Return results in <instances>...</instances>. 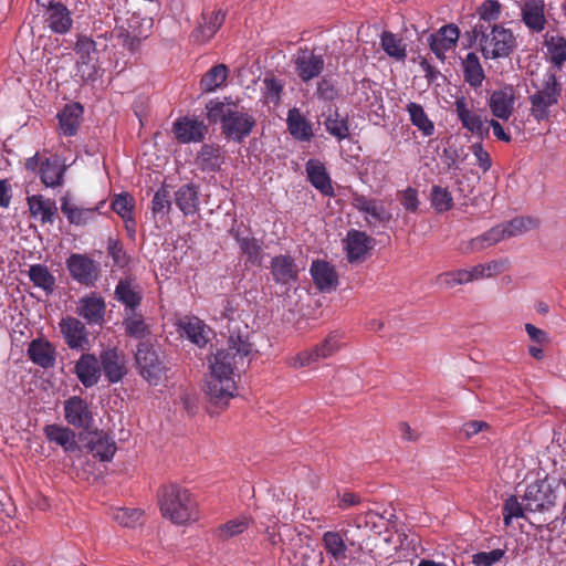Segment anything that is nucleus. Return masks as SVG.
<instances>
[{"instance_id": "1", "label": "nucleus", "mask_w": 566, "mask_h": 566, "mask_svg": "<svg viewBox=\"0 0 566 566\" xmlns=\"http://www.w3.org/2000/svg\"><path fill=\"white\" fill-rule=\"evenodd\" d=\"M252 352L247 336H230L228 347L219 350L210 363V374L206 384V394L211 402L227 406L237 394L234 368L242 364Z\"/></svg>"}, {"instance_id": "2", "label": "nucleus", "mask_w": 566, "mask_h": 566, "mask_svg": "<svg viewBox=\"0 0 566 566\" xmlns=\"http://www.w3.org/2000/svg\"><path fill=\"white\" fill-rule=\"evenodd\" d=\"M161 515L176 525H185L199 518V509L195 495L187 489L171 483L158 492Z\"/></svg>"}, {"instance_id": "3", "label": "nucleus", "mask_w": 566, "mask_h": 566, "mask_svg": "<svg viewBox=\"0 0 566 566\" xmlns=\"http://www.w3.org/2000/svg\"><path fill=\"white\" fill-rule=\"evenodd\" d=\"M472 33L479 39L480 51L485 60L509 57L516 46L512 30L503 24L476 23Z\"/></svg>"}, {"instance_id": "4", "label": "nucleus", "mask_w": 566, "mask_h": 566, "mask_svg": "<svg viewBox=\"0 0 566 566\" xmlns=\"http://www.w3.org/2000/svg\"><path fill=\"white\" fill-rule=\"evenodd\" d=\"M562 86L554 72L547 71L544 74L541 87L528 99L531 103L530 114L535 120L543 122L549 118V108L557 104Z\"/></svg>"}, {"instance_id": "5", "label": "nucleus", "mask_w": 566, "mask_h": 566, "mask_svg": "<svg viewBox=\"0 0 566 566\" xmlns=\"http://www.w3.org/2000/svg\"><path fill=\"white\" fill-rule=\"evenodd\" d=\"M135 359L139 375L150 385H158L167 367L154 345L147 342L139 343Z\"/></svg>"}, {"instance_id": "6", "label": "nucleus", "mask_w": 566, "mask_h": 566, "mask_svg": "<svg viewBox=\"0 0 566 566\" xmlns=\"http://www.w3.org/2000/svg\"><path fill=\"white\" fill-rule=\"evenodd\" d=\"M70 276L81 285L92 287L99 277V264L86 254L72 253L66 259Z\"/></svg>"}, {"instance_id": "7", "label": "nucleus", "mask_w": 566, "mask_h": 566, "mask_svg": "<svg viewBox=\"0 0 566 566\" xmlns=\"http://www.w3.org/2000/svg\"><path fill=\"white\" fill-rule=\"evenodd\" d=\"M342 335L337 332L328 334L319 344L311 350H302L291 358V366L302 368L311 364L333 356L340 348Z\"/></svg>"}, {"instance_id": "8", "label": "nucleus", "mask_w": 566, "mask_h": 566, "mask_svg": "<svg viewBox=\"0 0 566 566\" xmlns=\"http://www.w3.org/2000/svg\"><path fill=\"white\" fill-rule=\"evenodd\" d=\"M227 115L224 124L221 125L222 135L229 140L241 143L252 133L256 124L255 118L243 108L239 109L237 106Z\"/></svg>"}, {"instance_id": "9", "label": "nucleus", "mask_w": 566, "mask_h": 566, "mask_svg": "<svg viewBox=\"0 0 566 566\" xmlns=\"http://www.w3.org/2000/svg\"><path fill=\"white\" fill-rule=\"evenodd\" d=\"M556 494L551 484L545 481H537L527 485L523 500L525 510L541 512L555 505Z\"/></svg>"}, {"instance_id": "10", "label": "nucleus", "mask_w": 566, "mask_h": 566, "mask_svg": "<svg viewBox=\"0 0 566 566\" xmlns=\"http://www.w3.org/2000/svg\"><path fill=\"white\" fill-rule=\"evenodd\" d=\"M455 113L463 128L469 130L472 135L484 139L489 137V126L486 117L473 112L465 99V97H458L454 102Z\"/></svg>"}, {"instance_id": "11", "label": "nucleus", "mask_w": 566, "mask_h": 566, "mask_svg": "<svg viewBox=\"0 0 566 566\" xmlns=\"http://www.w3.org/2000/svg\"><path fill=\"white\" fill-rule=\"evenodd\" d=\"M353 207L365 214L368 226H375L377 222L388 224L392 218L391 213L385 208L382 202L375 198H368L360 193L353 195Z\"/></svg>"}, {"instance_id": "12", "label": "nucleus", "mask_w": 566, "mask_h": 566, "mask_svg": "<svg viewBox=\"0 0 566 566\" xmlns=\"http://www.w3.org/2000/svg\"><path fill=\"white\" fill-rule=\"evenodd\" d=\"M101 373L109 384H117L127 375L125 356L117 348H107L99 354Z\"/></svg>"}, {"instance_id": "13", "label": "nucleus", "mask_w": 566, "mask_h": 566, "mask_svg": "<svg viewBox=\"0 0 566 566\" xmlns=\"http://www.w3.org/2000/svg\"><path fill=\"white\" fill-rule=\"evenodd\" d=\"M60 331L71 349L85 352L90 349L88 332L77 318L67 316L59 323Z\"/></svg>"}, {"instance_id": "14", "label": "nucleus", "mask_w": 566, "mask_h": 566, "mask_svg": "<svg viewBox=\"0 0 566 566\" xmlns=\"http://www.w3.org/2000/svg\"><path fill=\"white\" fill-rule=\"evenodd\" d=\"M226 163V150L218 144L206 143L195 158L196 167L207 174L219 172Z\"/></svg>"}, {"instance_id": "15", "label": "nucleus", "mask_w": 566, "mask_h": 566, "mask_svg": "<svg viewBox=\"0 0 566 566\" xmlns=\"http://www.w3.org/2000/svg\"><path fill=\"white\" fill-rule=\"evenodd\" d=\"M74 51L78 55L77 65L82 77H93L96 73V42L90 36L78 35Z\"/></svg>"}, {"instance_id": "16", "label": "nucleus", "mask_w": 566, "mask_h": 566, "mask_svg": "<svg viewBox=\"0 0 566 566\" xmlns=\"http://www.w3.org/2000/svg\"><path fill=\"white\" fill-rule=\"evenodd\" d=\"M226 20V12L221 9L203 11L198 25L191 32V38L196 43H207L210 41Z\"/></svg>"}, {"instance_id": "17", "label": "nucleus", "mask_w": 566, "mask_h": 566, "mask_svg": "<svg viewBox=\"0 0 566 566\" xmlns=\"http://www.w3.org/2000/svg\"><path fill=\"white\" fill-rule=\"evenodd\" d=\"M172 132L181 144L199 143L205 139L208 127L196 117L185 116L174 123Z\"/></svg>"}, {"instance_id": "18", "label": "nucleus", "mask_w": 566, "mask_h": 566, "mask_svg": "<svg viewBox=\"0 0 566 566\" xmlns=\"http://www.w3.org/2000/svg\"><path fill=\"white\" fill-rule=\"evenodd\" d=\"M64 418L75 428H88L94 420L87 401L80 396H72L64 401Z\"/></svg>"}, {"instance_id": "19", "label": "nucleus", "mask_w": 566, "mask_h": 566, "mask_svg": "<svg viewBox=\"0 0 566 566\" xmlns=\"http://www.w3.org/2000/svg\"><path fill=\"white\" fill-rule=\"evenodd\" d=\"M270 270L276 284L291 285L298 280V266L294 258L289 254H280L272 258Z\"/></svg>"}, {"instance_id": "20", "label": "nucleus", "mask_w": 566, "mask_h": 566, "mask_svg": "<svg viewBox=\"0 0 566 566\" xmlns=\"http://www.w3.org/2000/svg\"><path fill=\"white\" fill-rule=\"evenodd\" d=\"M459 36V28L453 23H449L441 27L437 33L431 34L428 38V43L436 56L443 60L446 52L457 44Z\"/></svg>"}, {"instance_id": "21", "label": "nucleus", "mask_w": 566, "mask_h": 566, "mask_svg": "<svg viewBox=\"0 0 566 566\" xmlns=\"http://www.w3.org/2000/svg\"><path fill=\"white\" fill-rule=\"evenodd\" d=\"M74 374L85 388L98 384L101 379L99 359L90 353H83L74 366Z\"/></svg>"}, {"instance_id": "22", "label": "nucleus", "mask_w": 566, "mask_h": 566, "mask_svg": "<svg viewBox=\"0 0 566 566\" xmlns=\"http://www.w3.org/2000/svg\"><path fill=\"white\" fill-rule=\"evenodd\" d=\"M43 18L45 27L56 34H66L73 27L72 13L63 3L46 8Z\"/></svg>"}, {"instance_id": "23", "label": "nucleus", "mask_w": 566, "mask_h": 566, "mask_svg": "<svg viewBox=\"0 0 566 566\" xmlns=\"http://www.w3.org/2000/svg\"><path fill=\"white\" fill-rule=\"evenodd\" d=\"M105 302L102 296L93 292L81 297L77 302L76 312L90 325H101L104 321Z\"/></svg>"}, {"instance_id": "24", "label": "nucleus", "mask_w": 566, "mask_h": 566, "mask_svg": "<svg viewBox=\"0 0 566 566\" xmlns=\"http://www.w3.org/2000/svg\"><path fill=\"white\" fill-rule=\"evenodd\" d=\"M295 71L298 77L307 83L321 75L324 70V59L313 52L302 51L295 59Z\"/></svg>"}, {"instance_id": "25", "label": "nucleus", "mask_w": 566, "mask_h": 566, "mask_svg": "<svg viewBox=\"0 0 566 566\" xmlns=\"http://www.w3.org/2000/svg\"><path fill=\"white\" fill-rule=\"evenodd\" d=\"M375 245V239L367 233L352 229L346 235L347 259L350 263L360 261Z\"/></svg>"}, {"instance_id": "26", "label": "nucleus", "mask_w": 566, "mask_h": 566, "mask_svg": "<svg viewBox=\"0 0 566 566\" xmlns=\"http://www.w3.org/2000/svg\"><path fill=\"white\" fill-rule=\"evenodd\" d=\"M179 331L191 343L202 348L209 340L210 327L197 316H185L179 321Z\"/></svg>"}, {"instance_id": "27", "label": "nucleus", "mask_w": 566, "mask_h": 566, "mask_svg": "<svg viewBox=\"0 0 566 566\" xmlns=\"http://www.w3.org/2000/svg\"><path fill=\"white\" fill-rule=\"evenodd\" d=\"M175 203L185 216H193L200 207V187L193 182L181 185L175 191Z\"/></svg>"}, {"instance_id": "28", "label": "nucleus", "mask_w": 566, "mask_h": 566, "mask_svg": "<svg viewBox=\"0 0 566 566\" xmlns=\"http://www.w3.org/2000/svg\"><path fill=\"white\" fill-rule=\"evenodd\" d=\"M86 446L93 457L101 461H111L117 450L115 441L102 430L91 432Z\"/></svg>"}, {"instance_id": "29", "label": "nucleus", "mask_w": 566, "mask_h": 566, "mask_svg": "<svg viewBox=\"0 0 566 566\" xmlns=\"http://www.w3.org/2000/svg\"><path fill=\"white\" fill-rule=\"evenodd\" d=\"M28 356L33 364L46 369L54 366L56 352L49 340L38 338L29 344Z\"/></svg>"}, {"instance_id": "30", "label": "nucleus", "mask_w": 566, "mask_h": 566, "mask_svg": "<svg viewBox=\"0 0 566 566\" xmlns=\"http://www.w3.org/2000/svg\"><path fill=\"white\" fill-rule=\"evenodd\" d=\"M310 272L319 291H331L336 289L338 276L334 266L328 262L323 260L313 261Z\"/></svg>"}, {"instance_id": "31", "label": "nucleus", "mask_w": 566, "mask_h": 566, "mask_svg": "<svg viewBox=\"0 0 566 566\" xmlns=\"http://www.w3.org/2000/svg\"><path fill=\"white\" fill-rule=\"evenodd\" d=\"M307 179L312 186L324 196H333L334 189L329 175L323 163L316 159H310L305 166Z\"/></svg>"}, {"instance_id": "32", "label": "nucleus", "mask_w": 566, "mask_h": 566, "mask_svg": "<svg viewBox=\"0 0 566 566\" xmlns=\"http://www.w3.org/2000/svg\"><path fill=\"white\" fill-rule=\"evenodd\" d=\"M492 114L500 119H509L514 109V94L512 87L494 91L489 99Z\"/></svg>"}, {"instance_id": "33", "label": "nucleus", "mask_w": 566, "mask_h": 566, "mask_svg": "<svg viewBox=\"0 0 566 566\" xmlns=\"http://www.w3.org/2000/svg\"><path fill=\"white\" fill-rule=\"evenodd\" d=\"M287 130L298 142H310L314 134L312 123L300 112L298 108H291L286 118Z\"/></svg>"}, {"instance_id": "34", "label": "nucleus", "mask_w": 566, "mask_h": 566, "mask_svg": "<svg viewBox=\"0 0 566 566\" xmlns=\"http://www.w3.org/2000/svg\"><path fill=\"white\" fill-rule=\"evenodd\" d=\"M83 107L80 103L66 104L57 114L59 125L64 136H74L81 125Z\"/></svg>"}, {"instance_id": "35", "label": "nucleus", "mask_w": 566, "mask_h": 566, "mask_svg": "<svg viewBox=\"0 0 566 566\" xmlns=\"http://www.w3.org/2000/svg\"><path fill=\"white\" fill-rule=\"evenodd\" d=\"M461 64L464 82L474 90L481 87L485 80V73L478 54L469 52Z\"/></svg>"}, {"instance_id": "36", "label": "nucleus", "mask_w": 566, "mask_h": 566, "mask_svg": "<svg viewBox=\"0 0 566 566\" xmlns=\"http://www.w3.org/2000/svg\"><path fill=\"white\" fill-rule=\"evenodd\" d=\"M61 211L71 224L86 226L94 220L98 208H82L72 203L67 197L61 199Z\"/></svg>"}, {"instance_id": "37", "label": "nucleus", "mask_w": 566, "mask_h": 566, "mask_svg": "<svg viewBox=\"0 0 566 566\" xmlns=\"http://www.w3.org/2000/svg\"><path fill=\"white\" fill-rule=\"evenodd\" d=\"M44 434L49 441L61 446L66 452L78 449V444L75 440V432L67 427L60 424H46L44 427Z\"/></svg>"}, {"instance_id": "38", "label": "nucleus", "mask_w": 566, "mask_h": 566, "mask_svg": "<svg viewBox=\"0 0 566 566\" xmlns=\"http://www.w3.org/2000/svg\"><path fill=\"white\" fill-rule=\"evenodd\" d=\"M322 545L327 555L336 562L345 560L347 545L344 535L337 531H327L322 536Z\"/></svg>"}, {"instance_id": "39", "label": "nucleus", "mask_w": 566, "mask_h": 566, "mask_svg": "<svg viewBox=\"0 0 566 566\" xmlns=\"http://www.w3.org/2000/svg\"><path fill=\"white\" fill-rule=\"evenodd\" d=\"M115 297L125 305L126 313L136 312L143 296L140 291L128 281H119L115 289Z\"/></svg>"}, {"instance_id": "40", "label": "nucleus", "mask_w": 566, "mask_h": 566, "mask_svg": "<svg viewBox=\"0 0 566 566\" xmlns=\"http://www.w3.org/2000/svg\"><path fill=\"white\" fill-rule=\"evenodd\" d=\"M30 211L33 216H41L43 223H53L57 213L56 203L52 199H45L41 195H34L28 198Z\"/></svg>"}, {"instance_id": "41", "label": "nucleus", "mask_w": 566, "mask_h": 566, "mask_svg": "<svg viewBox=\"0 0 566 566\" xmlns=\"http://www.w3.org/2000/svg\"><path fill=\"white\" fill-rule=\"evenodd\" d=\"M39 174L41 181L46 187H57L62 184L64 168L61 167L59 160L56 158L51 159L46 158L41 161Z\"/></svg>"}, {"instance_id": "42", "label": "nucleus", "mask_w": 566, "mask_h": 566, "mask_svg": "<svg viewBox=\"0 0 566 566\" xmlns=\"http://www.w3.org/2000/svg\"><path fill=\"white\" fill-rule=\"evenodd\" d=\"M242 254L245 255V262L251 265H261L262 261V247L258 239L251 235H241L239 232L234 234Z\"/></svg>"}, {"instance_id": "43", "label": "nucleus", "mask_w": 566, "mask_h": 566, "mask_svg": "<svg viewBox=\"0 0 566 566\" xmlns=\"http://www.w3.org/2000/svg\"><path fill=\"white\" fill-rule=\"evenodd\" d=\"M324 126L326 132L339 142L349 136L348 116H342L337 109L329 112L325 117Z\"/></svg>"}, {"instance_id": "44", "label": "nucleus", "mask_w": 566, "mask_h": 566, "mask_svg": "<svg viewBox=\"0 0 566 566\" xmlns=\"http://www.w3.org/2000/svg\"><path fill=\"white\" fill-rule=\"evenodd\" d=\"M546 53L549 62L557 69H560L566 62V38L562 35H546Z\"/></svg>"}, {"instance_id": "45", "label": "nucleus", "mask_w": 566, "mask_h": 566, "mask_svg": "<svg viewBox=\"0 0 566 566\" xmlns=\"http://www.w3.org/2000/svg\"><path fill=\"white\" fill-rule=\"evenodd\" d=\"M407 112L410 117V122L416 126L423 136L430 137L434 133V124L426 114L423 107L415 102H410L407 105Z\"/></svg>"}, {"instance_id": "46", "label": "nucleus", "mask_w": 566, "mask_h": 566, "mask_svg": "<svg viewBox=\"0 0 566 566\" xmlns=\"http://www.w3.org/2000/svg\"><path fill=\"white\" fill-rule=\"evenodd\" d=\"M30 281L36 286L51 294L55 287V277L43 264H33L28 271Z\"/></svg>"}, {"instance_id": "47", "label": "nucleus", "mask_w": 566, "mask_h": 566, "mask_svg": "<svg viewBox=\"0 0 566 566\" xmlns=\"http://www.w3.org/2000/svg\"><path fill=\"white\" fill-rule=\"evenodd\" d=\"M229 70L224 64L212 66L201 78L200 86L205 92H213L224 84Z\"/></svg>"}, {"instance_id": "48", "label": "nucleus", "mask_w": 566, "mask_h": 566, "mask_svg": "<svg viewBox=\"0 0 566 566\" xmlns=\"http://www.w3.org/2000/svg\"><path fill=\"white\" fill-rule=\"evenodd\" d=\"M382 50L398 61H403L407 56L406 44L402 39L390 31H384L380 39Z\"/></svg>"}, {"instance_id": "49", "label": "nucleus", "mask_w": 566, "mask_h": 566, "mask_svg": "<svg viewBox=\"0 0 566 566\" xmlns=\"http://www.w3.org/2000/svg\"><path fill=\"white\" fill-rule=\"evenodd\" d=\"M523 22L533 31L539 32L544 29L546 20L542 6L536 2H527L522 9Z\"/></svg>"}, {"instance_id": "50", "label": "nucleus", "mask_w": 566, "mask_h": 566, "mask_svg": "<svg viewBox=\"0 0 566 566\" xmlns=\"http://www.w3.org/2000/svg\"><path fill=\"white\" fill-rule=\"evenodd\" d=\"M503 239H505V237L503 234V230H502L501 226L497 224V226L491 228L490 230H488L486 232H484L483 234L473 238L469 242V250L471 252L482 251L489 247L496 244L497 242L502 241Z\"/></svg>"}, {"instance_id": "51", "label": "nucleus", "mask_w": 566, "mask_h": 566, "mask_svg": "<svg viewBox=\"0 0 566 566\" xmlns=\"http://www.w3.org/2000/svg\"><path fill=\"white\" fill-rule=\"evenodd\" d=\"M123 325L125 327L126 335L137 339L144 338L150 333L143 315L136 312L126 313Z\"/></svg>"}, {"instance_id": "52", "label": "nucleus", "mask_w": 566, "mask_h": 566, "mask_svg": "<svg viewBox=\"0 0 566 566\" xmlns=\"http://www.w3.org/2000/svg\"><path fill=\"white\" fill-rule=\"evenodd\" d=\"M538 222L531 217H516L505 223H501L505 238L516 237L537 227Z\"/></svg>"}, {"instance_id": "53", "label": "nucleus", "mask_w": 566, "mask_h": 566, "mask_svg": "<svg viewBox=\"0 0 566 566\" xmlns=\"http://www.w3.org/2000/svg\"><path fill=\"white\" fill-rule=\"evenodd\" d=\"M431 207L438 212L443 213L453 208V197L448 188L433 185L430 189Z\"/></svg>"}, {"instance_id": "54", "label": "nucleus", "mask_w": 566, "mask_h": 566, "mask_svg": "<svg viewBox=\"0 0 566 566\" xmlns=\"http://www.w3.org/2000/svg\"><path fill=\"white\" fill-rule=\"evenodd\" d=\"M250 523V517L245 515H240L220 525L217 530V536L223 541L238 536L242 534L245 530H248Z\"/></svg>"}, {"instance_id": "55", "label": "nucleus", "mask_w": 566, "mask_h": 566, "mask_svg": "<svg viewBox=\"0 0 566 566\" xmlns=\"http://www.w3.org/2000/svg\"><path fill=\"white\" fill-rule=\"evenodd\" d=\"M134 198L129 193L117 195L112 201V209L124 220L125 227L128 228V222L136 226L133 217Z\"/></svg>"}, {"instance_id": "56", "label": "nucleus", "mask_w": 566, "mask_h": 566, "mask_svg": "<svg viewBox=\"0 0 566 566\" xmlns=\"http://www.w3.org/2000/svg\"><path fill=\"white\" fill-rule=\"evenodd\" d=\"M502 6L497 0H485L478 8L479 22L493 24L500 19Z\"/></svg>"}, {"instance_id": "57", "label": "nucleus", "mask_w": 566, "mask_h": 566, "mask_svg": "<svg viewBox=\"0 0 566 566\" xmlns=\"http://www.w3.org/2000/svg\"><path fill=\"white\" fill-rule=\"evenodd\" d=\"M234 106V104L230 105L218 99H212L206 106L207 118L212 124L221 123V125H223L228 116L227 113H231Z\"/></svg>"}, {"instance_id": "58", "label": "nucleus", "mask_w": 566, "mask_h": 566, "mask_svg": "<svg viewBox=\"0 0 566 566\" xmlns=\"http://www.w3.org/2000/svg\"><path fill=\"white\" fill-rule=\"evenodd\" d=\"M113 518L125 527H135L142 522L143 511L138 509L118 507L113 512Z\"/></svg>"}, {"instance_id": "59", "label": "nucleus", "mask_w": 566, "mask_h": 566, "mask_svg": "<svg viewBox=\"0 0 566 566\" xmlns=\"http://www.w3.org/2000/svg\"><path fill=\"white\" fill-rule=\"evenodd\" d=\"M171 208L170 191L163 185L154 195L151 211L154 214H167Z\"/></svg>"}, {"instance_id": "60", "label": "nucleus", "mask_w": 566, "mask_h": 566, "mask_svg": "<svg viewBox=\"0 0 566 566\" xmlns=\"http://www.w3.org/2000/svg\"><path fill=\"white\" fill-rule=\"evenodd\" d=\"M282 91L283 85L274 76L264 77L263 96L269 103L277 105L281 101Z\"/></svg>"}, {"instance_id": "61", "label": "nucleus", "mask_w": 566, "mask_h": 566, "mask_svg": "<svg viewBox=\"0 0 566 566\" xmlns=\"http://www.w3.org/2000/svg\"><path fill=\"white\" fill-rule=\"evenodd\" d=\"M524 510L522 504L518 502L515 495H511L504 503L502 514L503 521L506 526H509L512 522V518L524 517Z\"/></svg>"}, {"instance_id": "62", "label": "nucleus", "mask_w": 566, "mask_h": 566, "mask_svg": "<svg viewBox=\"0 0 566 566\" xmlns=\"http://www.w3.org/2000/svg\"><path fill=\"white\" fill-rule=\"evenodd\" d=\"M397 198L406 211L412 213L418 211L420 201L418 190L416 188L407 187L406 189L398 191Z\"/></svg>"}, {"instance_id": "63", "label": "nucleus", "mask_w": 566, "mask_h": 566, "mask_svg": "<svg viewBox=\"0 0 566 566\" xmlns=\"http://www.w3.org/2000/svg\"><path fill=\"white\" fill-rule=\"evenodd\" d=\"M505 554L504 549L495 548L490 552H480L473 555L475 566H493L500 562Z\"/></svg>"}, {"instance_id": "64", "label": "nucleus", "mask_w": 566, "mask_h": 566, "mask_svg": "<svg viewBox=\"0 0 566 566\" xmlns=\"http://www.w3.org/2000/svg\"><path fill=\"white\" fill-rule=\"evenodd\" d=\"M440 277L443 279L444 283L449 287L472 282V276L470 275L469 270L465 269L442 273Z\"/></svg>"}]
</instances>
